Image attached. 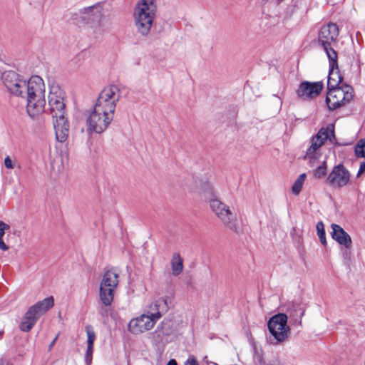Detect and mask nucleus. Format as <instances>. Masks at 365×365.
Returning <instances> with one entry per match:
<instances>
[{
  "label": "nucleus",
  "mask_w": 365,
  "mask_h": 365,
  "mask_svg": "<svg viewBox=\"0 0 365 365\" xmlns=\"http://www.w3.org/2000/svg\"><path fill=\"white\" fill-rule=\"evenodd\" d=\"M86 331L87 334V345L93 346L94 344V341L96 340V333L91 325H87L86 327Z\"/></svg>",
  "instance_id": "bb28decb"
},
{
  "label": "nucleus",
  "mask_w": 365,
  "mask_h": 365,
  "mask_svg": "<svg viewBox=\"0 0 365 365\" xmlns=\"http://www.w3.org/2000/svg\"><path fill=\"white\" fill-rule=\"evenodd\" d=\"M48 106L53 118L56 138L58 142H65L68 136L69 123L65 116V103L63 99L56 93L48 95Z\"/></svg>",
  "instance_id": "7ed1b4c3"
},
{
  "label": "nucleus",
  "mask_w": 365,
  "mask_h": 365,
  "mask_svg": "<svg viewBox=\"0 0 365 365\" xmlns=\"http://www.w3.org/2000/svg\"><path fill=\"white\" fill-rule=\"evenodd\" d=\"M168 310L167 298H159L150 305L148 314L156 322Z\"/></svg>",
  "instance_id": "a211bd4d"
},
{
  "label": "nucleus",
  "mask_w": 365,
  "mask_h": 365,
  "mask_svg": "<svg viewBox=\"0 0 365 365\" xmlns=\"http://www.w3.org/2000/svg\"><path fill=\"white\" fill-rule=\"evenodd\" d=\"M305 312L304 307L300 303L293 302L289 307L287 313L290 318V322L294 324H302V319Z\"/></svg>",
  "instance_id": "aec40b11"
},
{
  "label": "nucleus",
  "mask_w": 365,
  "mask_h": 365,
  "mask_svg": "<svg viewBox=\"0 0 365 365\" xmlns=\"http://www.w3.org/2000/svg\"><path fill=\"white\" fill-rule=\"evenodd\" d=\"M167 365H178V364L175 359H170Z\"/></svg>",
  "instance_id": "c9c22d12"
},
{
  "label": "nucleus",
  "mask_w": 365,
  "mask_h": 365,
  "mask_svg": "<svg viewBox=\"0 0 365 365\" xmlns=\"http://www.w3.org/2000/svg\"><path fill=\"white\" fill-rule=\"evenodd\" d=\"M0 249L3 251H6L9 249V246H7L2 238H0Z\"/></svg>",
  "instance_id": "72a5a7b5"
},
{
  "label": "nucleus",
  "mask_w": 365,
  "mask_h": 365,
  "mask_svg": "<svg viewBox=\"0 0 365 365\" xmlns=\"http://www.w3.org/2000/svg\"><path fill=\"white\" fill-rule=\"evenodd\" d=\"M10 229V226L3 221L0 220V238H2L6 230Z\"/></svg>",
  "instance_id": "c756f323"
},
{
  "label": "nucleus",
  "mask_w": 365,
  "mask_h": 365,
  "mask_svg": "<svg viewBox=\"0 0 365 365\" xmlns=\"http://www.w3.org/2000/svg\"><path fill=\"white\" fill-rule=\"evenodd\" d=\"M351 176L349 170L343 163H339L334 165L327 175L325 183L331 188L340 190L349 184Z\"/></svg>",
  "instance_id": "9b49d317"
},
{
  "label": "nucleus",
  "mask_w": 365,
  "mask_h": 365,
  "mask_svg": "<svg viewBox=\"0 0 365 365\" xmlns=\"http://www.w3.org/2000/svg\"><path fill=\"white\" fill-rule=\"evenodd\" d=\"M321 156V153L319 152V145L314 143H311V145L307 150L306 154L304 156V159L309 160L310 163H314L315 160H317Z\"/></svg>",
  "instance_id": "4be33fe9"
},
{
  "label": "nucleus",
  "mask_w": 365,
  "mask_h": 365,
  "mask_svg": "<svg viewBox=\"0 0 365 365\" xmlns=\"http://www.w3.org/2000/svg\"><path fill=\"white\" fill-rule=\"evenodd\" d=\"M93 351V346L87 345V350L85 355V361L87 365H90L91 364Z\"/></svg>",
  "instance_id": "c85d7f7f"
},
{
  "label": "nucleus",
  "mask_w": 365,
  "mask_h": 365,
  "mask_svg": "<svg viewBox=\"0 0 365 365\" xmlns=\"http://www.w3.org/2000/svg\"><path fill=\"white\" fill-rule=\"evenodd\" d=\"M306 179V174L299 175L292 187V191L294 195H299L302 190L304 182Z\"/></svg>",
  "instance_id": "5701e85b"
},
{
  "label": "nucleus",
  "mask_w": 365,
  "mask_h": 365,
  "mask_svg": "<svg viewBox=\"0 0 365 365\" xmlns=\"http://www.w3.org/2000/svg\"><path fill=\"white\" fill-rule=\"evenodd\" d=\"M354 153L356 157L365 158V138L359 140L354 148Z\"/></svg>",
  "instance_id": "a878e982"
},
{
  "label": "nucleus",
  "mask_w": 365,
  "mask_h": 365,
  "mask_svg": "<svg viewBox=\"0 0 365 365\" xmlns=\"http://www.w3.org/2000/svg\"><path fill=\"white\" fill-rule=\"evenodd\" d=\"M326 103L329 110H334L349 103L353 98V88L349 85L328 89Z\"/></svg>",
  "instance_id": "0eeeda50"
},
{
  "label": "nucleus",
  "mask_w": 365,
  "mask_h": 365,
  "mask_svg": "<svg viewBox=\"0 0 365 365\" xmlns=\"http://www.w3.org/2000/svg\"><path fill=\"white\" fill-rule=\"evenodd\" d=\"M203 194L209 204L210 208L223 225L232 232L239 234L241 232V229L237 222L236 215L232 212L228 205L217 197L210 183L205 185Z\"/></svg>",
  "instance_id": "f03ea898"
},
{
  "label": "nucleus",
  "mask_w": 365,
  "mask_h": 365,
  "mask_svg": "<svg viewBox=\"0 0 365 365\" xmlns=\"http://www.w3.org/2000/svg\"><path fill=\"white\" fill-rule=\"evenodd\" d=\"M57 338H58V336H56L53 339V341L50 343L49 346H48V348L49 349H51L53 348V346H54L56 340H57Z\"/></svg>",
  "instance_id": "f704fd0d"
},
{
  "label": "nucleus",
  "mask_w": 365,
  "mask_h": 365,
  "mask_svg": "<svg viewBox=\"0 0 365 365\" xmlns=\"http://www.w3.org/2000/svg\"><path fill=\"white\" fill-rule=\"evenodd\" d=\"M317 230L319 239L321 243L324 245H327V239H326V233L324 230V223L322 221H319L317 223Z\"/></svg>",
  "instance_id": "393cba45"
},
{
  "label": "nucleus",
  "mask_w": 365,
  "mask_h": 365,
  "mask_svg": "<svg viewBox=\"0 0 365 365\" xmlns=\"http://www.w3.org/2000/svg\"><path fill=\"white\" fill-rule=\"evenodd\" d=\"M81 13L83 19L87 23H99L103 16L101 8L96 6L84 8Z\"/></svg>",
  "instance_id": "6ab92c4d"
},
{
  "label": "nucleus",
  "mask_w": 365,
  "mask_h": 365,
  "mask_svg": "<svg viewBox=\"0 0 365 365\" xmlns=\"http://www.w3.org/2000/svg\"><path fill=\"white\" fill-rule=\"evenodd\" d=\"M155 324V322L148 314H143L130 321L128 330L134 334H138L151 329Z\"/></svg>",
  "instance_id": "2eb2a0df"
},
{
  "label": "nucleus",
  "mask_w": 365,
  "mask_h": 365,
  "mask_svg": "<svg viewBox=\"0 0 365 365\" xmlns=\"http://www.w3.org/2000/svg\"><path fill=\"white\" fill-rule=\"evenodd\" d=\"M113 115L106 111L98 110V108L94 106L93 110L90 113L86 118L87 131L89 133H103L110 124Z\"/></svg>",
  "instance_id": "6e6552de"
},
{
  "label": "nucleus",
  "mask_w": 365,
  "mask_h": 365,
  "mask_svg": "<svg viewBox=\"0 0 365 365\" xmlns=\"http://www.w3.org/2000/svg\"><path fill=\"white\" fill-rule=\"evenodd\" d=\"M53 305L54 299L53 297L45 298L30 307L24 314V319H30L31 322L36 323L40 317L53 307Z\"/></svg>",
  "instance_id": "ddd939ff"
},
{
  "label": "nucleus",
  "mask_w": 365,
  "mask_h": 365,
  "mask_svg": "<svg viewBox=\"0 0 365 365\" xmlns=\"http://www.w3.org/2000/svg\"><path fill=\"white\" fill-rule=\"evenodd\" d=\"M331 237L340 245L344 246L346 248L351 247L352 241L350 235L339 225H331Z\"/></svg>",
  "instance_id": "f3484780"
},
{
  "label": "nucleus",
  "mask_w": 365,
  "mask_h": 365,
  "mask_svg": "<svg viewBox=\"0 0 365 365\" xmlns=\"http://www.w3.org/2000/svg\"><path fill=\"white\" fill-rule=\"evenodd\" d=\"M324 87V84L322 81H317V82H309V81H302L297 90L296 91V93L297 96L305 101H309L320 94Z\"/></svg>",
  "instance_id": "f8f14e48"
},
{
  "label": "nucleus",
  "mask_w": 365,
  "mask_h": 365,
  "mask_svg": "<svg viewBox=\"0 0 365 365\" xmlns=\"http://www.w3.org/2000/svg\"><path fill=\"white\" fill-rule=\"evenodd\" d=\"M156 13L155 0H140L136 4L133 11L134 25L142 36L149 35Z\"/></svg>",
  "instance_id": "20e7f679"
},
{
  "label": "nucleus",
  "mask_w": 365,
  "mask_h": 365,
  "mask_svg": "<svg viewBox=\"0 0 365 365\" xmlns=\"http://www.w3.org/2000/svg\"><path fill=\"white\" fill-rule=\"evenodd\" d=\"M171 269L172 274L174 277H178L183 270V259L181 257L180 253H174L171 259Z\"/></svg>",
  "instance_id": "412c9836"
},
{
  "label": "nucleus",
  "mask_w": 365,
  "mask_h": 365,
  "mask_svg": "<svg viewBox=\"0 0 365 365\" xmlns=\"http://www.w3.org/2000/svg\"><path fill=\"white\" fill-rule=\"evenodd\" d=\"M339 29L336 24L329 23L320 29L318 34V42L326 52L327 57L332 52L336 53L333 48V44L337 43Z\"/></svg>",
  "instance_id": "9d476101"
},
{
  "label": "nucleus",
  "mask_w": 365,
  "mask_h": 365,
  "mask_svg": "<svg viewBox=\"0 0 365 365\" xmlns=\"http://www.w3.org/2000/svg\"><path fill=\"white\" fill-rule=\"evenodd\" d=\"M327 162L324 160L319 165L313 172L314 177L316 179L320 180L325 178L327 175Z\"/></svg>",
  "instance_id": "b1692460"
},
{
  "label": "nucleus",
  "mask_w": 365,
  "mask_h": 365,
  "mask_svg": "<svg viewBox=\"0 0 365 365\" xmlns=\"http://www.w3.org/2000/svg\"><path fill=\"white\" fill-rule=\"evenodd\" d=\"M3 84L8 92L26 101L28 115L35 118L44 112L45 85L38 76H33L29 80L14 71H5L1 74Z\"/></svg>",
  "instance_id": "f257e3e1"
},
{
  "label": "nucleus",
  "mask_w": 365,
  "mask_h": 365,
  "mask_svg": "<svg viewBox=\"0 0 365 365\" xmlns=\"http://www.w3.org/2000/svg\"><path fill=\"white\" fill-rule=\"evenodd\" d=\"M210 365H217V364H215V363H212V364H210Z\"/></svg>",
  "instance_id": "4c0bfd02"
},
{
  "label": "nucleus",
  "mask_w": 365,
  "mask_h": 365,
  "mask_svg": "<svg viewBox=\"0 0 365 365\" xmlns=\"http://www.w3.org/2000/svg\"><path fill=\"white\" fill-rule=\"evenodd\" d=\"M4 165L8 169H13L14 168V164L9 156H6L4 158Z\"/></svg>",
  "instance_id": "7c9ffc66"
},
{
  "label": "nucleus",
  "mask_w": 365,
  "mask_h": 365,
  "mask_svg": "<svg viewBox=\"0 0 365 365\" xmlns=\"http://www.w3.org/2000/svg\"><path fill=\"white\" fill-rule=\"evenodd\" d=\"M120 91L115 85L105 87L96 100L95 107L102 112L106 111L114 115L116 103L120 100Z\"/></svg>",
  "instance_id": "423d86ee"
},
{
  "label": "nucleus",
  "mask_w": 365,
  "mask_h": 365,
  "mask_svg": "<svg viewBox=\"0 0 365 365\" xmlns=\"http://www.w3.org/2000/svg\"><path fill=\"white\" fill-rule=\"evenodd\" d=\"M118 278L119 274L114 268L106 271L103 275L99 287V297L102 303L100 314L103 317L107 313L106 307L110 306L113 302Z\"/></svg>",
  "instance_id": "39448f33"
},
{
  "label": "nucleus",
  "mask_w": 365,
  "mask_h": 365,
  "mask_svg": "<svg viewBox=\"0 0 365 365\" xmlns=\"http://www.w3.org/2000/svg\"><path fill=\"white\" fill-rule=\"evenodd\" d=\"M329 72L327 79V88H341L339 86L341 82L343 77L340 74L338 66V55L337 53L332 52L329 54Z\"/></svg>",
  "instance_id": "4468645a"
},
{
  "label": "nucleus",
  "mask_w": 365,
  "mask_h": 365,
  "mask_svg": "<svg viewBox=\"0 0 365 365\" xmlns=\"http://www.w3.org/2000/svg\"><path fill=\"white\" fill-rule=\"evenodd\" d=\"M288 316L286 314L279 313L272 317L268 323V329L277 342H283L289 339L290 328L287 324Z\"/></svg>",
  "instance_id": "1a4fd4ad"
},
{
  "label": "nucleus",
  "mask_w": 365,
  "mask_h": 365,
  "mask_svg": "<svg viewBox=\"0 0 365 365\" xmlns=\"http://www.w3.org/2000/svg\"><path fill=\"white\" fill-rule=\"evenodd\" d=\"M185 365H198L197 361L194 356H190L185 361Z\"/></svg>",
  "instance_id": "2f4dec72"
},
{
  "label": "nucleus",
  "mask_w": 365,
  "mask_h": 365,
  "mask_svg": "<svg viewBox=\"0 0 365 365\" xmlns=\"http://www.w3.org/2000/svg\"><path fill=\"white\" fill-rule=\"evenodd\" d=\"M282 1H283V0H277V3H278V4H279V3H280V2H282Z\"/></svg>",
  "instance_id": "e433bc0d"
},
{
  "label": "nucleus",
  "mask_w": 365,
  "mask_h": 365,
  "mask_svg": "<svg viewBox=\"0 0 365 365\" xmlns=\"http://www.w3.org/2000/svg\"><path fill=\"white\" fill-rule=\"evenodd\" d=\"M0 365H1V364H0Z\"/></svg>",
  "instance_id": "58836bf2"
},
{
  "label": "nucleus",
  "mask_w": 365,
  "mask_h": 365,
  "mask_svg": "<svg viewBox=\"0 0 365 365\" xmlns=\"http://www.w3.org/2000/svg\"><path fill=\"white\" fill-rule=\"evenodd\" d=\"M364 171H365V161L361 163L356 176L359 177Z\"/></svg>",
  "instance_id": "473e14b6"
},
{
  "label": "nucleus",
  "mask_w": 365,
  "mask_h": 365,
  "mask_svg": "<svg viewBox=\"0 0 365 365\" xmlns=\"http://www.w3.org/2000/svg\"><path fill=\"white\" fill-rule=\"evenodd\" d=\"M327 140L335 145H338L336 142H334L336 136L333 124H329L327 127L320 128L317 133L312 138L311 143H316L319 149Z\"/></svg>",
  "instance_id": "dca6fc26"
},
{
  "label": "nucleus",
  "mask_w": 365,
  "mask_h": 365,
  "mask_svg": "<svg viewBox=\"0 0 365 365\" xmlns=\"http://www.w3.org/2000/svg\"><path fill=\"white\" fill-rule=\"evenodd\" d=\"M36 323L31 322L30 319H24L19 324V329L22 331L28 332L29 331Z\"/></svg>",
  "instance_id": "cd10ccee"
}]
</instances>
